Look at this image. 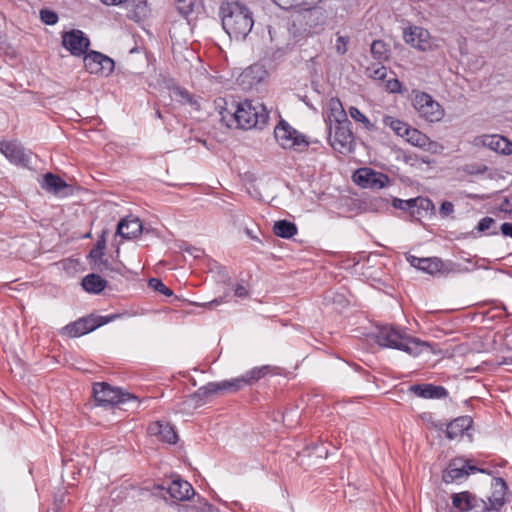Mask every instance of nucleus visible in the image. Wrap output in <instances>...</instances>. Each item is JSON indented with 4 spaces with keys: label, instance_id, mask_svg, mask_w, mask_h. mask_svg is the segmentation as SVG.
Returning a JSON list of instances; mask_svg holds the SVG:
<instances>
[{
    "label": "nucleus",
    "instance_id": "f257e3e1",
    "mask_svg": "<svg viewBox=\"0 0 512 512\" xmlns=\"http://www.w3.org/2000/svg\"><path fill=\"white\" fill-rule=\"evenodd\" d=\"M374 341L381 347L403 351L413 357L418 356L429 344L410 336L405 329L393 324H378L372 332Z\"/></svg>",
    "mask_w": 512,
    "mask_h": 512
},
{
    "label": "nucleus",
    "instance_id": "f03ea898",
    "mask_svg": "<svg viewBox=\"0 0 512 512\" xmlns=\"http://www.w3.org/2000/svg\"><path fill=\"white\" fill-rule=\"evenodd\" d=\"M222 27L230 38L244 40L254 25L253 13L239 1L223 2L220 6Z\"/></svg>",
    "mask_w": 512,
    "mask_h": 512
},
{
    "label": "nucleus",
    "instance_id": "7ed1b4c3",
    "mask_svg": "<svg viewBox=\"0 0 512 512\" xmlns=\"http://www.w3.org/2000/svg\"><path fill=\"white\" fill-rule=\"evenodd\" d=\"M231 119L235 120L237 127L242 129H262L269 120V112L265 105L259 101L245 100L236 105L234 112H231Z\"/></svg>",
    "mask_w": 512,
    "mask_h": 512
},
{
    "label": "nucleus",
    "instance_id": "20e7f679",
    "mask_svg": "<svg viewBox=\"0 0 512 512\" xmlns=\"http://www.w3.org/2000/svg\"><path fill=\"white\" fill-rule=\"evenodd\" d=\"M407 262L414 268L429 274L431 276L442 277L449 274H459L468 272V268L451 260H442L439 257L420 258L415 255H406Z\"/></svg>",
    "mask_w": 512,
    "mask_h": 512
},
{
    "label": "nucleus",
    "instance_id": "39448f33",
    "mask_svg": "<svg viewBox=\"0 0 512 512\" xmlns=\"http://www.w3.org/2000/svg\"><path fill=\"white\" fill-rule=\"evenodd\" d=\"M349 119L337 120L328 124L329 143L338 153L343 155L351 154L355 148V135L351 129Z\"/></svg>",
    "mask_w": 512,
    "mask_h": 512
},
{
    "label": "nucleus",
    "instance_id": "423d86ee",
    "mask_svg": "<svg viewBox=\"0 0 512 512\" xmlns=\"http://www.w3.org/2000/svg\"><path fill=\"white\" fill-rule=\"evenodd\" d=\"M477 472L491 474V472L474 465L470 458L455 457L448 462L446 468L442 471V481L446 484H461L471 474Z\"/></svg>",
    "mask_w": 512,
    "mask_h": 512
},
{
    "label": "nucleus",
    "instance_id": "0eeeda50",
    "mask_svg": "<svg viewBox=\"0 0 512 512\" xmlns=\"http://www.w3.org/2000/svg\"><path fill=\"white\" fill-rule=\"evenodd\" d=\"M93 397L99 406L115 407L126 404L127 402H136L137 397L120 388L112 387L106 382H98L93 385Z\"/></svg>",
    "mask_w": 512,
    "mask_h": 512
},
{
    "label": "nucleus",
    "instance_id": "6e6552de",
    "mask_svg": "<svg viewBox=\"0 0 512 512\" xmlns=\"http://www.w3.org/2000/svg\"><path fill=\"white\" fill-rule=\"evenodd\" d=\"M274 137L277 143L284 149H295L301 151L307 148L310 141L306 136L293 128L287 121L281 119L274 128Z\"/></svg>",
    "mask_w": 512,
    "mask_h": 512
},
{
    "label": "nucleus",
    "instance_id": "1a4fd4ad",
    "mask_svg": "<svg viewBox=\"0 0 512 512\" xmlns=\"http://www.w3.org/2000/svg\"><path fill=\"white\" fill-rule=\"evenodd\" d=\"M270 371V366L264 365L261 367H254L253 369L247 371L245 374L240 377L223 380L218 382L221 387V395L227 392H237L243 389L247 385H252L256 383L258 380L266 376Z\"/></svg>",
    "mask_w": 512,
    "mask_h": 512
},
{
    "label": "nucleus",
    "instance_id": "9d476101",
    "mask_svg": "<svg viewBox=\"0 0 512 512\" xmlns=\"http://www.w3.org/2000/svg\"><path fill=\"white\" fill-rule=\"evenodd\" d=\"M84 67L90 74L108 77L112 74L115 62L109 56L94 50H90L84 56Z\"/></svg>",
    "mask_w": 512,
    "mask_h": 512
},
{
    "label": "nucleus",
    "instance_id": "9b49d317",
    "mask_svg": "<svg viewBox=\"0 0 512 512\" xmlns=\"http://www.w3.org/2000/svg\"><path fill=\"white\" fill-rule=\"evenodd\" d=\"M413 106L419 115L429 122L440 121L444 114L440 104L425 92L415 95Z\"/></svg>",
    "mask_w": 512,
    "mask_h": 512
},
{
    "label": "nucleus",
    "instance_id": "f8f14e48",
    "mask_svg": "<svg viewBox=\"0 0 512 512\" xmlns=\"http://www.w3.org/2000/svg\"><path fill=\"white\" fill-rule=\"evenodd\" d=\"M353 181L364 189H382L390 183L387 174L376 171L369 167L356 170L353 174Z\"/></svg>",
    "mask_w": 512,
    "mask_h": 512
},
{
    "label": "nucleus",
    "instance_id": "ddd939ff",
    "mask_svg": "<svg viewBox=\"0 0 512 512\" xmlns=\"http://www.w3.org/2000/svg\"><path fill=\"white\" fill-rule=\"evenodd\" d=\"M62 44L71 55L85 56L89 52L90 39L83 31L73 29L63 33Z\"/></svg>",
    "mask_w": 512,
    "mask_h": 512
},
{
    "label": "nucleus",
    "instance_id": "4468645a",
    "mask_svg": "<svg viewBox=\"0 0 512 512\" xmlns=\"http://www.w3.org/2000/svg\"><path fill=\"white\" fill-rule=\"evenodd\" d=\"M491 494L487 496L488 504L493 512H500L508 501V486L501 477H494L490 482Z\"/></svg>",
    "mask_w": 512,
    "mask_h": 512
},
{
    "label": "nucleus",
    "instance_id": "2eb2a0df",
    "mask_svg": "<svg viewBox=\"0 0 512 512\" xmlns=\"http://www.w3.org/2000/svg\"><path fill=\"white\" fill-rule=\"evenodd\" d=\"M267 76V71L261 64H253L244 69L237 78L238 85L243 90H251L260 84Z\"/></svg>",
    "mask_w": 512,
    "mask_h": 512
},
{
    "label": "nucleus",
    "instance_id": "dca6fc26",
    "mask_svg": "<svg viewBox=\"0 0 512 512\" xmlns=\"http://www.w3.org/2000/svg\"><path fill=\"white\" fill-rule=\"evenodd\" d=\"M0 153L17 165L27 166L30 162L29 154L17 141H0Z\"/></svg>",
    "mask_w": 512,
    "mask_h": 512
},
{
    "label": "nucleus",
    "instance_id": "f3484780",
    "mask_svg": "<svg viewBox=\"0 0 512 512\" xmlns=\"http://www.w3.org/2000/svg\"><path fill=\"white\" fill-rule=\"evenodd\" d=\"M403 38L407 44L420 51H426L430 48V34L428 30L422 27L410 26L405 28Z\"/></svg>",
    "mask_w": 512,
    "mask_h": 512
},
{
    "label": "nucleus",
    "instance_id": "a211bd4d",
    "mask_svg": "<svg viewBox=\"0 0 512 512\" xmlns=\"http://www.w3.org/2000/svg\"><path fill=\"white\" fill-rule=\"evenodd\" d=\"M95 329H97V324L94 320V315L90 314L66 325L63 328V333L74 338L88 334Z\"/></svg>",
    "mask_w": 512,
    "mask_h": 512
},
{
    "label": "nucleus",
    "instance_id": "6ab92c4d",
    "mask_svg": "<svg viewBox=\"0 0 512 512\" xmlns=\"http://www.w3.org/2000/svg\"><path fill=\"white\" fill-rule=\"evenodd\" d=\"M143 231V225L138 217L129 215L121 219L117 225L116 234L130 240L138 237Z\"/></svg>",
    "mask_w": 512,
    "mask_h": 512
},
{
    "label": "nucleus",
    "instance_id": "aec40b11",
    "mask_svg": "<svg viewBox=\"0 0 512 512\" xmlns=\"http://www.w3.org/2000/svg\"><path fill=\"white\" fill-rule=\"evenodd\" d=\"M150 436H155L162 442L175 444L178 435L172 425L165 421H155L148 426L147 429Z\"/></svg>",
    "mask_w": 512,
    "mask_h": 512
},
{
    "label": "nucleus",
    "instance_id": "412c9836",
    "mask_svg": "<svg viewBox=\"0 0 512 512\" xmlns=\"http://www.w3.org/2000/svg\"><path fill=\"white\" fill-rule=\"evenodd\" d=\"M409 391L417 397L424 399H442L446 398L449 394L445 387L430 383L411 385Z\"/></svg>",
    "mask_w": 512,
    "mask_h": 512
},
{
    "label": "nucleus",
    "instance_id": "4be33fe9",
    "mask_svg": "<svg viewBox=\"0 0 512 512\" xmlns=\"http://www.w3.org/2000/svg\"><path fill=\"white\" fill-rule=\"evenodd\" d=\"M158 488L166 489L170 497L178 501L188 500L191 495L195 494L192 485L188 481L180 478L172 480L167 488H164L163 486H158Z\"/></svg>",
    "mask_w": 512,
    "mask_h": 512
},
{
    "label": "nucleus",
    "instance_id": "5701e85b",
    "mask_svg": "<svg viewBox=\"0 0 512 512\" xmlns=\"http://www.w3.org/2000/svg\"><path fill=\"white\" fill-rule=\"evenodd\" d=\"M475 493L461 491L451 494V506L448 512H470L473 509Z\"/></svg>",
    "mask_w": 512,
    "mask_h": 512
},
{
    "label": "nucleus",
    "instance_id": "b1692460",
    "mask_svg": "<svg viewBox=\"0 0 512 512\" xmlns=\"http://www.w3.org/2000/svg\"><path fill=\"white\" fill-rule=\"evenodd\" d=\"M473 419L470 416H460L446 425V437L450 440L462 436L465 431L472 427Z\"/></svg>",
    "mask_w": 512,
    "mask_h": 512
},
{
    "label": "nucleus",
    "instance_id": "393cba45",
    "mask_svg": "<svg viewBox=\"0 0 512 512\" xmlns=\"http://www.w3.org/2000/svg\"><path fill=\"white\" fill-rule=\"evenodd\" d=\"M215 395H221V387L218 382H209L198 388L190 395V398L195 402L196 406H201Z\"/></svg>",
    "mask_w": 512,
    "mask_h": 512
},
{
    "label": "nucleus",
    "instance_id": "a878e982",
    "mask_svg": "<svg viewBox=\"0 0 512 512\" xmlns=\"http://www.w3.org/2000/svg\"><path fill=\"white\" fill-rule=\"evenodd\" d=\"M107 284V280L96 273L84 276L81 281L82 288L91 294H100L107 287Z\"/></svg>",
    "mask_w": 512,
    "mask_h": 512
},
{
    "label": "nucleus",
    "instance_id": "bb28decb",
    "mask_svg": "<svg viewBox=\"0 0 512 512\" xmlns=\"http://www.w3.org/2000/svg\"><path fill=\"white\" fill-rule=\"evenodd\" d=\"M309 26V28L317 27L318 25L324 24V15L318 9H308L304 14L297 18L292 24V27L297 26Z\"/></svg>",
    "mask_w": 512,
    "mask_h": 512
},
{
    "label": "nucleus",
    "instance_id": "cd10ccee",
    "mask_svg": "<svg viewBox=\"0 0 512 512\" xmlns=\"http://www.w3.org/2000/svg\"><path fill=\"white\" fill-rule=\"evenodd\" d=\"M484 144L497 153L503 155L512 154V142L506 137L499 135L488 136L484 140Z\"/></svg>",
    "mask_w": 512,
    "mask_h": 512
},
{
    "label": "nucleus",
    "instance_id": "c85d7f7f",
    "mask_svg": "<svg viewBox=\"0 0 512 512\" xmlns=\"http://www.w3.org/2000/svg\"><path fill=\"white\" fill-rule=\"evenodd\" d=\"M41 187L49 193L58 194L67 187V183L60 176L48 172L44 175Z\"/></svg>",
    "mask_w": 512,
    "mask_h": 512
},
{
    "label": "nucleus",
    "instance_id": "c756f323",
    "mask_svg": "<svg viewBox=\"0 0 512 512\" xmlns=\"http://www.w3.org/2000/svg\"><path fill=\"white\" fill-rule=\"evenodd\" d=\"M298 232L295 223L288 220H278L273 225V233L280 238L290 239Z\"/></svg>",
    "mask_w": 512,
    "mask_h": 512
},
{
    "label": "nucleus",
    "instance_id": "7c9ffc66",
    "mask_svg": "<svg viewBox=\"0 0 512 512\" xmlns=\"http://www.w3.org/2000/svg\"><path fill=\"white\" fill-rule=\"evenodd\" d=\"M175 99L182 105H189L195 110H200V103L186 88L175 86L172 88Z\"/></svg>",
    "mask_w": 512,
    "mask_h": 512
},
{
    "label": "nucleus",
    "instance_id": "2f4dec72",
    "mask_svg": "<svg viewBox=\"0 0 512 512\" xmlns=\"http://www.w3.org/2000/svg\"><path fill=\"white\" fill-rule=\"evenodd\" d=\"M348 119L347 114L343 108L342 102L339 98H331L329 100V114L328 122L333 123L337 120Z\"/></svg>",
    "mask_w": 512,
    "mask_h": 512
},
{
    "label": "nucleus",
    "instance_id": "473e14b6",
    "mask_svg": "<svg viewBox=\"0 0 512 512\" xmlns=\"http://www.w3.org/2000/svg\"><path fill=\"white\" fill-rule=\"evenodd\" d=\"M405 137L409 143L420 148L432 145V142L424 133L412 127L409 128Z\"/></svg>",
    "mask_w": 512,
    "mask_h": 512
},
{
    "label": "nucleus",
    "instance_id": "72a5a7b5",
    "mask_svg": "<svg viewBox=\"0 0 512 512\" xmlns=\"http://www.w3.org/2000/svg\"><path fill=\"white\" fill-rule=\"evenodd\" d=\"M383 123L385 126L391 128L396 135L401 137H405L410 128L406 122L388 115L383 118Z\"/></svg>",
    "mask_w": 512,
    "mask_h": 512
},
{
    "label": "nucleus",
    "instance_id": "f704fd0d",
    "mask_svg": "<svg viewBox=\"0 0 512 512\" xmlns=\"http://www.w3.org/2000/svg\"><path fill=\"white\" fill-rule=\"evenodd\" d=\"M370 51L372 56L378 61H386L390 57V49L383 40H374Z\"/></svg>",
    "mask_w": 512,
    "mask_h": 512
},
{
    "label": "nucleus",
    "instance_id": "c9c22d12",
    "mask_svg": "<svg viewBox=\"0 0 512 512\" xmlns=\"http://www.w3.org/2000/svg\"><path fill=\"white\" fill-rule=\"evenodd\" d=\"M350 117L359 123H362L364 128L368 131H375L377 127L373 124L357 107L351 106L349 108Z\"/></svg>",
    "mask_w": 512,
    "mask_h": 512
},
{
    "label": "nucleus",
    "instance_id": "e433bc0d",
    "mask_svg": "<svg viewBox=\"0 0 512 512\" xmlns=\"http://www.w3.org/2000/svg\"><path fill=\"white\" fill-rule=\"evenodd\" d=\"M133 3H134L133 4L134 8L130 11L128 16H129V18H131L135 21H140L147 15V12H148L147 1L146 0H138L137 2H135V0H133Z\"/></svg>",
    "mask_w": 512,
    "mask_h": 512
},
{
    "label": "nucleus",
    "instance_id": "4c0bfd02",
    "mask_svg": "<svg viewBox=\"0 0 512 512\" xmlns=\"http://www.w3.org/2000/svg\"><path fill=\"white\" fill-rule=\"evenodd\" d=\"M238 103L239 102L231 101V103L228 104L224 98H218L215 101L216 108L219 110L222 120H226L227 116L231 118L230 111L234 112Z\"/></svg>",
    "mask_w": 512,
    "mask_h": 512
},
{
    "label": "nucleus",
    "instance_id": "58836bf2",
    "mask_svg": "<svg viewBox=\"0 0 512 512\" xmlns=\"http://www.w3.org/2000/svg\"><path fill=\"white\" fill-rule=\"evenodd\" d=\"M495 225H496V221L492 217L486 216L478 222V224L476 226V230L479 233H484V232L488 231L493 226V229L491 231H489L487 233V235H497L499 232Z\"/></svg>",
    "mask_w": 512,
    "mask_h": 512
},
{
    "label": "nucleus",
    "instance_id": "ea45409f",
    "mask_svg": "<svg viewBox=\"0 0 512 512\" xmlns=\"http://www.w3.org/2000/svg\"><path fill=\"white\" fill-rule=\"evenodd\" d=\"M92 268L110 277H114V274H122L121 269L119 267H113L107 259L101 260L96 267Z\"/></svg>",
    "mask_w": 512,
    "mask_h": 512
},
{
    "label": "nucleus",
    "instance_id": "a19ab883",
    "mask_svg": "<svg viewBox=\"0 0 512 512\" xmlns=\"http://www.w3.org/2000/svg\"><path fill=\"white\" fill-rule=\"evenodd\" d=\"M414 198L408 200H402L399 198H393L392 206L396 209L407 211L411 216H416V210H414Z\"/></svg>",
    "mask_w": 512,
    "mask_h": 512
},
{
    "label": "nucleus",
    "instance_id": "79ce46f5",
    "mask_svg": "<svg viewBox=\"0 0 512 512\" xmlns=\"http://www.w3.org/2000/svg\"><path fill=\"white\" fill-rule=\"evenodd\" d=\"M366 75L374 80H384L387 75V69L383 65L372 64L366 68Z\"/></svg>",
    "mask_w": 512,
    "mask_h": 512
},
{
    "label": "nucleus",
    "instance_id": "37998d69",
    "mask_svg": "<svg viewBox=\"0 0 512 512\" xmlns=\"http://www.w3.org/2000/svg\"><path fill=\"white\" fill-rule=\"evenodd\" d=\"M148 286L153 289L154 291H157L165 296L171 297L173 295V291L168 288L162 280L158 278H151L148 281Z\"/></svg>",
    "mask_w": 512,
    "mask_h": 512
},
{
    "label": "nucleus",
    "instance_id": "c03bdc74",
    "mask_svg": "<svg viewBox=\"0 0 512 512\" xmlns=\"http://www.w3.org/2000/svg\"><path fill=\"white\" fill-rule=\"evenodd\" d=\"M194 3L192 0H176L175 7L179 14L187 18L193 11Z\"/></svg>",
    "mask_w": 512,
    "mask_h": 512
},
{
    "label": "nucleus",
    "instance_id": "a18cd8bd",
    "mask_svg": "<svg viewBox=\"0 0 512 512\" xmlns=\"http://www.w3.org/2000/svg\"><path fill=\"white\" fill-rule=\"evenodd\" d=\"M40 19L46 25H55L58 22V14L48 8L40 10Z\"/></svg>",
    "mask_w": 512,
    "mask_h": 512
},
{
    "label": "nucleus",
    "instance_id": "49530a36",
    "mask_svg": "<svg viewBox=\"0 0 512 512\" xmlns=\"http://www.w3.org/2000/svg\"><path fill=\"white\" fill-rule=\"evenodd\" d=\"M414 210H416V215H420V211H427L433 207V203L430 199L424 197H416L414 198Z\"/></svg>",
    "mask_w": 512,
    "mask_h": 512
},
{
    "label": "nucleus",
    "instance_id": "de8ad7c7",
    "mask_svg": "<svg viewBox=\"0 0 512 512\" xmlns=\"http://www.w3.org/2000/svg\"><path fill=\"white\" fill-rule=\"evenodd\" d=\"M349 38L347 36H338L336 39L335 49L340 55H344L348 50Z\"/></svg>",
    "mask_w": 512,
    "mask_h": 512
},
{
    "label": "nucleus",
    "instance_id": "09e8293b",
    "mask_svg": "<svg viewBox=\"0 0 512 512\" xmlns=\"http://www.w3.org/2000/svg\"><path fill=\"white\" fill-rule=\"evenodd\" d=\"M385 88L390 93H401L402 83L397 79H389L386 81Z\"/></svg>",
    "mask_w": 512,
    "mask_h": 512
},
{
    "label": "nucleus",
    "instance_id": "8fccbe9b",
    "mask_svg": "<svg viewBox=\"0 0 512 512\" xmlns=\"http://www.w3.org/2000/svg\"><path fill=\"white\" fill-rule=\"evenodd\" d=\"M104 251L97 250L93 247V249L89 252L88 258L90 259V263L93 264V267H96L98 262L103 260Z\"/></svg>",
    "mask_w": 512,
    "mask_h": 512
},
{
    "label": "nucleus",
    "instance_id": "3c124183",
    "mask_svg": "<svg viewBox=\"0 0 512 512\" xmlns=\"http://www.w3.org/2000/svg\"><path fill=\"white\" fill-rule=\"evenodd\" d=\"M499 209L502 212L512 215V195L503 198L499 205Z\"/></svg>",
    "mask_w": 512,
    "mask_h": 512
},
{
    "label": "nucleus",
    "instance_id": "603ef678",
    "mask_svg": "<svg viewBox=\"0 0 512 512\" xmlns=\"http://www.w3.org/2000/svg\"><path fill=\"white\" fill-rule=\"evenodd\" d=\"M119 317V315L117 314H111V315H107V316H95L94 315V320L96 321V324H97V328L117 319Z\"/></svg>",
    "mask_w": 512,
    "mask_h": 512
},
{
    "label": "nucleus",
    "instance_id": "864d4df0",
    "mask_svg": "<svg viewBox=\"0 0 512 512\" xmlns=\"http://www.w3.org/2000/svg\"><path fill=\"white\" fill-rule=\"evenodd\" d=\"M108 234H109V231L107 229H104L102 231L101 235L98 237L94 248H96L97 250L105 251Z\"/></svg>",
    "mask_w": 512,
    "mask_h": 512
},
{
    "label": "nucleus",
    "instance_id": "5fc2aeb1",
    "mask_svg": "<svg viewBox=\"0 0 512 512\" xmlns=\"http://www.w3.org/2000/svg\"><path fill=\"white\" fill-rule=\"evenodd\" d=\"M277 6L284 10L299 7L297 0H272Z\"/></svg>",
    "mask_w": 512,
    "mask_h": 512
},
{
    "label": "nucleus",
    "instance_id": "6e6d98bb",
    "mask_svg": "<svg viewBox=\"0 0 512 512\" xmlns=\"http://www.w3.org/2000/svg\"><path fill=\"white\" fill-rule=\"evenodd\" d=\"M454 212V205L450 201L442 202L440 206V213L442 216H449Z\"/></svg>",
    "mask_w": 512,
    "mask_h": 512
},
{
    "label": "nucleus",
    "instance_id": "4d7b16f0",
    "mask_svg": "<svg viewBox=\"0 0 512 512\" xmlns=\"http://www.w3.org/2000/svg\"><path fill=\"white\" fill-rule=\"evenodd\" d=\"M234 294L239 298H246L248 296V290L244 285L237 284L234 289Z\"/></svg>",
    "mask_w": 512,
    "mask_h": 512
},
{
    "label": "nucleus",
    "instance_id": "13d9d810",
    "mask_svg": "<svg viewBox=\"0 0 512 512\" xmlns=\"http://www.w3.org/2000/svg\"><path fill=\"white\" fill-rule=\"evenodd\" d=\"M501 233L506 237L512 238V223L505 222L500 227Z\"/></svg>",
    "mask_w": 512,
    "mask_h": 512
},
{
    "label": "nucleus",
    "instance_id": "bf43d9fd",
    "mask_svg": "<svg viewBox=\"0 0 512 512\" xmlns=\"http://www.w3.org/2000/svg\"><path fill=\"white\" fill-rule=\"evenodd\" d=\"M422 418H423L424 420L428 421V422H431V424H432V426H433L434 428L442 429V427L444 426V424H443V423H441L440 421H437V422L432 421V420H431V419H432V414H431V413H425V414H423Z\"/></svg>",
    "mask_w": 512,
    "mask_h": 512
},
{
    "label": "nucleus",
    "instance_id": "052dcab7",
    "mask_svg": "<svg viewBox=\"0 0 512 512\" xmlns=\"http://www.w3.org/2000/svg\"><path fill=\"white\" fill-rule=\"evenodd\" d=\"M186 251L192 255L194 258H200L203 255V250L195 247H191L186 249Z\"/></svg>",
    "mask_w": 512,
    "mask_h": 512
},
{
    "label": "nucleus",
    "instance_id": "680f3d73",
    "mask_svg": "<svg viewBox=\"0 0 512 512\" xmlns=\"http://www.w3.org/2000/svg\"><path fill=\"white\" fill-rule=\"evenodd\" d=\"M321 1L322 0H297L298 6H308V7L315 6L316 4H318Z\"/></svg>",
    "mask_w": 512,
    "mask_h": 512
},
{
    "label": "nucleus",
    "instance_id": "e2e57ef3",
    "mask_svg": "<svg viewBox=\"0 0 512 512\" xmlns=\"http://www.w3.org/2000/svg\"><path fill=\"white\" fill-rule=\"evenodd\" d=\"M105 5H121L127 0H101Z\"/></svg>",
    "mask_w": 512,
    "mask_h": 512
},
{
    "label": "nucleus",
    "instance_id": "0e129e2a",
    "mask_svg": "<svg viewBox=\"0 0 512 512\" xmlns=\"http://www.w3.org/2000/svg\"><path fill=\"white\" fill-rule=\"evenodd\" d=\"M213 505L208 503V502H204L203 504V507H202V511H212L213 510Z\"/></svg>",
    "mask_w": 512,
    "mask_h": 512
},
{
    "label": "nucleus",
    "instance_id": "69168bd1",
    "mask_svg": "<svg viewBox=\"0 0 512 512\" xmlns=\"http://www.w3.org/2000/svg\"><path fill=\"white\" fill-rule=\"evenodd\" d=\"M222 301H223V300H222V298H220V299H214V300H213V301H211L209 304H210V305H213V304H216V305H217V304L222 303Z\"/></svg>",
    "mask_w": 512,
    "mask_h": 512
},
{
    "label": "nucleus",
    "instance_id": "338daca9",
    "mask_svg": "<svg viewBox=\"0 0 512 512\" xmlns=\"http://www.w3.org/2000/svg\"><path fill=\"white\" fill-rule=\"evenodd\" d=\"M155 117L156 118H162V114H161V112L159 110L155 111Z\"/></svg>",
    "mask_w": 512,
    "mask_h": 512
}]
</instances>
